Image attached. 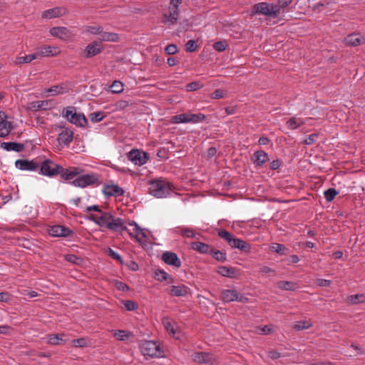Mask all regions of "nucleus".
Instances as JSON below:
<instances>
[{
    "label": "nucleus",
    "instance_id": "nucleus-1",
    "mask_svg": "<svg viewBox=\"0 0 365 365\" xmlns=\"http://www.w3.org/2000/svg\"><path fill=\"white\" fill-rule=\"evenodd\" d=\"M88 219L96 222L100 227H105L113 232H121L127 229L122 219L115 217L110 212H102V215L99 217L91 214Z\"/></svg>",
    "mask_w": 365,
    "mask_h": 365
},
{
    "label": "nucleus",
    "instance_id": "nucleus-2",
    "mask_svg": "<svg viewBox=\"0 0 365 365\" xmlns=\"http://www.w3.org/2000/svg\"><path fill=\"white\" fill-rule=\"evenodd\" d=\"M148 190L150 194L156 197H165L170 195L171 187L168 182L156 179L150 181Z\"/></svg>",
    "mask_w": 365,
    "mask_h": 365
},
{
    "label": "nucleus",
    "instance_id": "nucleus-3",
    "mask_svg": "<svg viewBox=\"0 0 365 365\" xmlns=\"http://www.w3.org/2000/svg\"><path fill=\"white\" fill-rule=\"evenodd\" d=\"M62 115L71 123L84 128L88 125V120L83 113L76 112V108L69 106L63 109Z\"/></svg>",
    "mask_w": 365,
    "mask_h": 365
},
{
    "label": "nucleus",
    "instance_id": "nucleus-4",
    "mask_svg": "<svg viewBox=\"0 0 365 365\" xmlns=\"http://www.w3.org/2000/svg\"><path fill=\"white\" fill-rule=\"evenodd\" d=\"M39 168L41 175L48 177L56 176L58 174L61 175V173L63 171V167L49 159L40 163Z\"/></svg>",
    "mask_w": 365,
    "mask_h": 365
},
{
    "label": "nucleus",
    "instance_id": "nucleus-5",
    "mask_svg": "<svg viewBox=\"0 0 365 365\" xmlns=\"http://www.w3.org/2000/svg\"><path fill=\"white\" fill-rule=\"evenodd\" d=\"M140 349L143 355L150 357H158L162 353L160 346L153 341L143 342L140 345Z\"/></svg>",
    "mask_w": 365,
    "mask_h": 365
},
{
    "label": "nucleus",
    "instance_id": "nucleus-6",
    "mask_svg": "<svg viewBox=\"0 0 365 365\" xmlns=\"http://www.w3.org/2000/svg\"><path fill=\"white\" fill-rule=\"evenodd\" d=\"M98 180V176L95 174H86L78 176L71 182V184L76 187L83 188L96 183Z\"/></svg>",
    "mask_w": 365,
    "mask_h": 365
},
{
    "label": "nucleus",
    "instance_id": "nucleus-7",
    "mask_svg": "<svg viewBox=\"0 0 365 365\" xmlns=\"http://www.w3.org/2000/svg\"><path fill=\"white\" fill-rule=\"evenodd\" d=\"M253 13L270 16L274 18L277 17V11L273 9V4H269L267 2H261L253 6Z\"/></svg>",
    "mask_w": 365,
    "mask_h": 365
},
{
    "label": "nucleus",
    "instance_id": "nucleus-8",
    "mask_svg": "<svg viewBox=\"0 0 365 365\" xmlns=\"http://www.w3.org/2000/svg\"><path fill=\"white\" fill-rule=\"evenodd\" d=\"M128 158L135 165H143L148 160V155L145 152L133 149L128 153Z\"/></svg>",
    "mask_w": 365,
    "mask_h": 365
},
{
    "label": "nucleus",
    "instance_id": "nucleus-9",
    "mask_svg": "<svg viewBox=\"0 0 365 365\" xmlns=\"http://www.w3.org/2000/svg\"><path fill=\"white\" fill-rule=\"evenodd\" d=\"M15 165L22 170L36 171L39 168L40 163L36 160L19 159L15 162Z\"/></svg>",
    "mask_w": 365,
    "mask_h": 365
},
{
    "label": "nucleus",
    "instance_id": "nucleus-10",
    "mask_svg": "<svg viewBox=\"0 0 365 365\" xmlns=\"http://www.w3.org/2000/svg\"><path fill=\"white\" fill-rule=\"evenodd\" d=\"M192 360L199 364H214L216 362L215 357L210 352H195L192 355Z\"/></svg>",
    "mask_w": 365,
    "mask_h": 365
},
{
    "label": "nucleus",
    "instance_id": "nucleus-11",
    "mask_svg": "<svg viewBox=\"0 0 365 365\" xmlns=\"http://www.w3.org/2000/svg\"><path fill=\"white\" fill-rule=\"evenodd\" d=\"M49 32L51 36L64 41L71 38L73 36L68 29L63 26L53 27L50 29Z\"/></svg>",
    "mask_w": 365,
    "mask_h": 365
},
{
    "label": "nucleus",
    "instance_id": "nucleus-12",
    "mask_svg": "<svg viewBox=\"0 0 365 365\" xmlns=\"http://www.w3.org/2000/svg\"><path fill=\"white\" fill-rule=\"evenodd\" d=\"M12 129V123L7 120L5 112L0 111V138L7 136Z\"/></svg>",
    "mask_w": 365,
    "mask_h": 365
},
{
    "label": "nucleus",
    "instance_id": "nucleus-13",
    "mask_svg": "<svg viewBox=\"0 0 365 365\" xmlns=\"http://www.w3.org/2000/svg\"><path fill=\"white\" fill-rule=\"evenodd\" d=\"M68 14V10L66 7H55L43 11L42 17L46 19H52L63 16Z\"/></svg>",
    "mask_w": 365,
    "mask_h": 365
},
{
    "label": "nucleus",
    "instance_id": "nucleus-14",
    "mask_svg": "<svg viewBox=\"0 0 365 365\" xmlns=\"http://www.w3.org/2000/svg\"><path fill=\"white\" fill-rule=\"evenodd\" d=\"M103 50V46L101 43L98 41H95L92 43H89L85 51V57L86 58H91L98 53H100Z\"/></svg>",
    "mask_w": 365,
    "mask_h": 365
},
{
    "label": "nucleus",
    "instance_id": "nucleus-15",
    "mask_svg": "<svg viewBox=\"0 0 365 365\" xmlns=\"http://www.w3.org/2000/svg\"><path fill=\"white\" fill-rule=\"evenodd\" d=\"M48 233L53 237H68L72 231L68 227L61 225H53L48 229Z\"/></svg>",
    "mask_w": 365,
    "mask_h": 365
},
{
    "label": "nucleus",
    "instance_id": "nucleus-16",
    "mask_svg": "<svg viewBox=\"0 0 365 365\" xmlns=\"http://www.w3.org/2000/svg\"><path fill=\"white\" fill-rule=\"evenodd\" d=\"M344 43L347 46H357L365 43V38L361 36L359 34L353 33L348 35L344 38Z\"/></svg>",
    "mask_w": 365,
    "mask_h": 365
},
{
    "label": "nucleus",
    "instance_id": "nucleus-17",
    "mask_svg": "<svg viewBox=\"0 0 365 365\" xmlns=\"http://www.w3.org/2000/svg\"><path fill=\"white\" fill-rule=\"evenodd\" d=\"M53 107L52 100L37 101L29 103V108L32 110H47Z\"/></svg>",
    "mask_w": 365,
    "mask_h": 365
},
{
    "label": "nucleus",
    "instance_id": "nucleus-18",
    "mask_svg": "<svg viewBox=\"0 0 365 365\" xmlns=\"http://www.w3.org/2000/svg\"><path fill=\"white\" fill-rule=\"evenodd\" d=\"M162 258L163 260L169 265H172L175 267H180L181 266V262L180 259L174 252H165L163 253Z\"/></svg>",
    "mask_w": 365,
    "mask_h": 365
},
{
    "label": "nucleus",
    "instance_id": "nucleus-19",
    "mask_svg": "<svg viewBox=\"0 0 365 365\" xmlns=\"http://www.w3.org/2000/svg\"><path fill=\"white\" fill-rule=\"evenodd\" d=\"M83 173V170L78 167H72L68 169L63 168V171L61 173V178L65 180H70Z\"/></svg>",
    "mask_w": 365,
    "mask_h": 365
},
{
    "label": "nucleus",
    "instance_id": "nucleus-20",
    "mask_svg": "<svg viewBox=\"0 0 365 365\" xmlns=\"http://www.w3.org/2000/svg\"><path fill=\"white\" fill-rule=\"evenodd\" d=\"M103 193L107 196H121L123 195V190L115 185H106L103 189Z\"/></svg>",
    "mask_w": 365,
    "mask_h": 365
},
{
    "label": "nucleus",
    "instance_id": "nucleus-21",
    "mask_svg": "<svg viewBox=\"0 0 365 365\" xmlns=\"http://www.w3.org/2000/svg\"><path fill=\"white\" fill-rule=\"evenodd\" d=\"M238 294L239 293L235 290L225 289L221 293V299L224 302L227 303L237 301Z\"/></svg>",
    "mask_w": 365,
    "mask_h": 365
},
{
    "label": "nucleus",
    "instance_id": "nucleus-22",
    "mask_svg": "<svg viewBox=\"0 0 365 365\" xmlns=\"http://www.w3.org/2000/svg\"><path fill=\"white\" fill-rule=\"evenodd\" d=\"M254 163L257 166H262L268 160V155L264 150H257L254 153Z\"/></svg>",
    "mask_w": 365,
    "mask_h": 365
},
{
    "label": "nucleus",
    "instance_id": "nucleus-23",
    "mask_svg": "<svg viewBox=\"0 0 365 365\" xmlns=\"http://www.w3.org/2000/svg\"><path fill=\"white\" fill-rule=\"evenodd\" d=\"M169 294L172 296L182 297L187 294V287L185 285L171 286L169 289Z\"/></svg>",
    "mask_w": 365,
    "mask_h": 365
},
{
    "label": "nucleus",
    "instance_id": "nucleus-24",
    "mask_svg": "<svg viewBox=\"0 0 365 365\" xmlns=\"http://www.w3.org/2000/svg\"><path fill=\"white\" fill-rule=\"evenodd\" d=\"M1 147L7 151L14 150L16 152H21L24 148V145L16 142L2 143Z\"/></svg>",
    "mask_w": 365,
    "mask_h": 365
},
{
    "label": "nucleus",
    "instance_id": "nucleus-25",
    "mask_svg": "<svg viewBox=\"0 0 365 365\" xmlns=\"http://www.w3.org/2000/svg\"><path fill=\"white\" fill-rule=\"evenodd\" d=\"M237 269L235 267H229L226 266H220L218 267L217 272L222 276L233 278L237 274Z\"/></svg>",
    "mask_w": 365,
    "mask_h": 365
},
{
    "label": "nucleus",
    "instance_id": "nucleus-26",
    "mask_svg": "<svg viewBox=\"0 0 365 365\" xmlns=\"http://www.w3.org/2000/svg\"><path fill=\"white\" fill-rule=\"evenodd\" d=\"M119 39L118 35L115 33L113 32H103L101 34L98 41L101 43L102 41H110V42H116Z\"/></svg>",
    "mask_w": 365,
    "mask_h": 365
},
{
    "label": "nucleus",
    "instance_id": "nucleus-27",
    "mask_svg": "<svg viewBox=\"0 0 365 365\" xmlns=\"http://www.w3.org/2000/svg\"><path fill=\"white\" fill-rule=\"evenodd\" d=\"M192 247L200 253L210 254L212 250L207 244L201 242H194L192 243Z\"/></svg>",
    "mask_w": 365,
    "mask_h": 365
},
{
    "label": "nucleus",
    "instance_id": "nucleus-28",
    "mask_svg": "<svg viewBox=\"0 0 365 365\" xmlns=\"http://www.w3.org/2000/svg\"><path fill=\"white\" fill-rule=\"evenodd\" d=\"M38 56V53H34L31 55H27L25 56H20L16 58L14 61L15 65H20L24 63H29L31 62L33 60H35Z\"/></svg>",
    "mask_w": 365,
    "mask_h": 365
},
{
    "label": "nucleus",
    "instance_id": "nucleus-29",
    "mask_svg": "<svg viewBox=\"0 0 365 365\" xmlns=\"http://www.w3.org/2000/svg\"><path fill=\"white\" fill-rule=\"evenodd\" d=\"M73 133L71 130H64L58 135V140L68 145L73 140Z\"/></svg>",
    "mask_w": 365,
    "mask_h": 365
},
{
    "label": "nucleus",
    "instance_id": "nucleus-30",
    "mask_svg": "<svg viewBox=\"0 0 365 365\" xmlns=\"http://www.w3.org/2000/svg\"><path fill=\"white\" fill-rule=\"evenodd\" d=\"M162 322L167 331L172 336L175 337L177 329H175V325L169 320V319L168 317H163Z\"/></svg>",
    "mask_w": 365,
    "mask_h": 365
},
{
    "label": "nucleus",
    "instance_id": "nucleus-31",
    "mask_svg": "<svg viewBox=\"0 0 365 365\" xmlns=\"http://www.w3.org/2000/svg\"><path fill=\"white\" fill-rule=\"evenodd\" d=\"M277 287L283 290H289L292 291L294 290L297 287V285L293 282H289V281H279L277 283Z\"/></svg>",
    "mask_w": 365,
    "mask_h": 365
},
{
    "label": "nucleus",
    "instance_id": "nucleus-32",
    "mask_svg": "<svg viewBox=\"0 0 365 365\" xmlns=\"http://www.w3.org/2000/svg\"><path fill=\"white\" fill-rule=\"evenodd\" d=\"M293 0H278L277 4H273V9L277 11V16L281 12L282 9L287 8Z\"/></svg>",
    "mask_w": 365,
    "mask_h": 365
},
{
    "label": "nucleus",
    "instance_id": "nucleus-33",
    "mask_svg": "<svg viewBox=\"0 0 365 365\" xmlns=\"http://www.w3.org/2000/svg\"><path fill=\"white\" fill-rule=\"evenodd\" d=\"M56 50L57 48H54L55 52H53L51 46H46L41 48L36 53H38V56H55L57 54Z\"/></svg>",
    "mask_w": 365,
    "mask_h": 365
},
{
    "label": "nucleus",
    "instance_id": "nucleus-34",
    "mask_svg": "<svg viewBox=\"0 0 365 365\" xmlns=\"http://www.w3.org/2000/svg\"><path fill=\"white\" fill-rule=\"evenodd\" d=\"M365 297L363 294H355L347 297L346 302L351 304H356L364 302Z\"/></svg>",
    "mask_w": 365,
    "mask_h": 365
},
{
    "label": "nucleus",
    "instance_id": "nucleus-35",
    "mask_svg": "<svg viewBox=\"0 0 365 365\" xmlns=\"http://www.w3.org/2000/svg\"><path fill=\"white\" fill-rule=\"evenodd\" d=\"M287 124L289 128L296 129L304 124V121L301 118L293 117L287 121Z\"/></svg>",
    "mask_w": 365,
    "mask_h": 365
},
{
    "label": "nucleus",
    "instance_id": "nucleus-36",
    "mask_svg": "<svg viewBox=\"0 0 365 365\" xmlns=\"http://www.w3.org/2000/svg\"><path fill=\"white\" fill-rule=\"evenodd\" d=\"M188 113H182L172 117L173 123H189Z\"/></svg>",
    "mask_w": 365,
    "mask_h": 365
},
{
    "label": "nucleus",
    "instance_id": "nucleus-37",
    "mask_svg": "<svg viewBox=\"0 0 365 365\" xmlns=\"http://www.w3.org/2000/svg\"><path fill=\"white\" fill-rule=\"evenodd\" d=\"M210 254L217 261L225 262L226 260V254L220 250L212 248Z\"/></svg>",
    "mask_w": 365,
    "mask_h": 365
},
{
    "label": "nucleus",
    "instance_id": "nucleus-38",
    "mask_svg": "<svg viewBox=\"0 0 365 365\" xmlns=\"http://www.w3.org/2000/svg\"><path fill=\"white\" fill-rule=\"evenodd\" d=\"M270 250L271 251L278 253L279 255H285L287 248L282 244L274 243L270 247Z\"/></svg>",
    "mask_w": 365,
    "mask_h": 365
},
{
    "label": "nucleus",
    "instance_id": "nucleus-39",
    "mask_svg": "<svg viewBox=\"0 0 365 365\" xmlns=\"http://www.w3.org/2000/svg\"><path fill=\"white\" fill-rule=\"evenodd\" d=\"M63 334H51L48 336V343L53 345L61 344L63 341L62 336Z\"/></svg>",
    "mask_w": 365,
    "mask_h": 365
},
{
    "label": "nucleus",
    "instance_id": "nucleus-40",
    "mask_svg": "<svg viewBox=\"0 0 365 365\" xmlns=\"http://www.w3.org/2000/svg\"><path fill=\"white\" fill-rule=\"evenodd\" d=\"M110 89L113 93H120L123 91V85L119 81H114L110 86Z\"/></svg>",
    "mask_w": 365,
    "mask_h": 365
},
{
    "label": "nucleus",
    "instance_id": "nucleus-41",
    "mask_svg": "<svg viewBox=\"0 0 365 365\" xmlns=\"http://www.w3.org/2000/svg\"><path fill=\"white\" fill-rule=\"evenodd\" d=\"M105 117L103 112H94L89 115L90 120L93 123L101 121Z\"/></svg>",
    "mask_w": 365,
    "mask_h": 365
},
{
    "label": "nucleus",
    "instance_id": "nucleus-42",
    "mask_svg": "<svg viewBox=\"0 0 365 365\" xmlns=\"http://www.w3.org/2000/svg\"><path fill=\"white\" fill-rule=\"evenodd\" d=\"M337 194L338 192L334 188H329L324 192V197L327 201L331 202L334 199Z\"/></svg>",
    "mask_w": 365,
    "mask_h": 365
},
{
    "label": "nucleus",
    "instance_id": "nucleus-43",
    "mask_svg": "<svg viewBox=\"0 0 365 365\" xmlns=\"http://www.w3.org/2000/svg\"><path fill=\"white\" fill-rule=\"evenodd\" d=\"M65 259L66 261L76 264H81L83 262V259L75 255H66Z\"/></svg>",
    "mask_w": 365,
    "mask_h": 365
},
{
    "label": "nucleus",
    "instance_id": "nucleus-44",
    "mask_svg": "<svg viewBox=\"0 0 365 365\" xmlns=\"http://www.w3.org/2000/svg\"><path fill=\"white\" fill-rule=\"evenodd\" d=\"M154 274L155 278L160 282H163L168 279V275L164 270L157 269L155 271Z\"/></svg>",
    "mask_w": 365,
    "mask_h": 365
},
{
    "label": "nucleus",
    "instance_id": "nucleus-45",
    "mask_svg": "<svg viewBox=\"0 0 365 365\" xmlns=\"http://www.w3.org/2000/svg\"><path fill=\"white\" fill-rule=\"evenodd\" d=\"M311 327V324L307 321L297 322L294 326L293 329L297 331L304 330Z\"/></svg>",
    "mask_w": 365,
    "mask_h": 365
},
{
    "label": "nucleus",
    "instance_id": "nucleus-46",
    "mask_svg": "<svg viewBox=\"0 0 365 365\" xmlns=\"http://www.w3.org/2000/svg\"><path fill=\"white\" fill-rule=\"evenodd\" d=\"M108 255L113 259L117 260L120 264H123L122 257L111 248H108L106 251Z\"/></svg>",
    "mask_w": 365,
    "mask_h": 365
},
{
    "label": "nucleus",
    "instance_id": "nucleus-47",
    "mask_svg": "<svg viewBox=\"0 0 365 365\" xmlns=\"http://www.w3.org/2000/svg\"><path fill=\"white\" fill-rule=\"evenodd\" d=\"M228 44L226 41H220L213 44V48L215 50L222 52L224 51L227 47Z\"/></svg>",
    "mask_w": 365,
    "mask_h": 365
},
{
    "label": "nucleus",
    "instance_id": "nucleus-48",
    "mask_svg": "<svg viewBox=\"0 0 365 365\" xmlns=\"http://www.w3.org/2000/svg\"><path fill=\"white\" fill-rule=\"evenodd\" d=\"M188 119H189V123L190 122H192V123H197L199 121H201L202 120H204L205 118V115L202 114V113H199V114H190V113H188Z\"/></svg>",
    "mask_w": 365,
    "mask_h": 365
},
{
    "label": "nucleus",
    "instance_id": "nucleus-49",
    "mask_svg": "<svg viewBox=\"0 0 365 365\" xmlns=\"http://www.w3.org/2000/svg\"><path fill=\"white\" fill-rule=\"evenodd\" d=\"M86 30L91 34H98L100 36L102 33L103 27L100 26H87Z\"/></svg>",
    "mask_w": 365,
    "mask_h": 365
},
{
    "label": "nucleus",
    "instance_id": "nucleus-50",
    "mask_svg": "<svg viewBox=\"0 0 365 365\" xmlns=\"http://www.w3.org/2000/svg\"><path fill=\"white\" fill-rule=\"evenodd\" d=\"M237 248L245 252H249L250 245L245 241L240 239V242L237 245Z\"/></svg>",
    "mask_w": 365,
    "mask_h": 365
},
{
    "label": "nucleus",
    "instance_id": "nucleus-51",
    "mask_svg": "<svg viewBox=\"0 0 365 365\" xmlns=\"http://www.w3.org/2000/svg\"><path fill=\"white\" fill-rule=\"evenodd\" d=\"M115 337L118 340L124 341L128 339L129 334L123 330H118L115 333Z\"/></svg>",
    "mask_w": 365,
    "mask_h": 365
},
{
    "label": "nucleus",
    "instance_id": "nucleus-52",
    "mask_svg": "<svg viewBox=\"0 0 365 365\" xmlns=\"http://www.w3.org/2000/svg\"><path fill=\"white\" fill-rule=\"evenodd\" d=\"M123 304L128 311L135 310L138 307V304L131 300L123 301Z\"/></svg>",
    "mask_w": 365,
    "mask_h": 365
},
{
    "label": "nucleus",
    "instance_id": "nucleus-53",
    "mask_svg": "<svg viewBox=\"0 0 365 365\" xmlns=\"http://www.w3.org/2000/svg\"><path fill=\"white\" fill-rule=\"evenodd\" d=\"M197 44L194 40H189L185 44V50L187 52H193L197 49Z\"/></svg>",
    "mask_w": 365,
    "mask_h": 365
},
{
    "label": "nucleus",
    "instance_id": "nucleus-54",
    "mask_svg": "<svg viewBox=\"0 0 365 365\" xmlns=\"http://www.w3.org/2000/svg\"><path fill=\"white\" fill-rule=\"evenodd\" d=\"M180 233L183 237L193 238L195 236L194 231L189 228H182Z\"/></svg>",
    "mask_w": 365,
    "mask_h": 365
},
{
    "label": "nucleus",
    "instance_id": "nucleus-55",
    "mask_svg": "<svg viewBox=\"0 0 365 365\" xmlns=\"http://www.w3.org/2000/svg\"><path fill=\"white\" fill-rule=\"evenodd\" d=\"M165 51L168 55H173L178 51V48L175 44H170L166 46Z\"/></svg>",
    "mask_w": 365,
    "mask_h": 365
},
{
    "label": "nucleus",
    "instance_id": "nucleus-56",
    "mask_svg": "<svg viewBox=\"0 0 365 365\" xmlns=\"http://www.w3.org/2000/svg\"><path fill=\"white\" fill-rule=\"evenodd\" d=\"M169 15L171 16V18L174 20H178L179 16V10L178 7L170 6L169 7Z\"/></svg>",
    "mask_w": 365,
    "mask_h": 365
},
{
    "label": "nucleus",
    "instance_id": "nucleus-57",
    "mask_svg": "<svg viewBox=\"0 0 365 365\" xmlns=\"http://www.w3.org/2000/svg\"><path fill=\"white\" fill-rule=\"evenodd\" d=\"M218 235L220 237L225 240L227 242L231 239V237L233 236L231 233L225 230H220L218 232Z\"/></svg>",
    "mask_w": 365,
    "mask_h": 365
},
{
    "label": "nucleus",
    "instance_id": "nucleus-58",
    "mask_svg": "<svg viewBox=\"0 0 365 365\" xmlns=\"http://www.w3.org/2000/svg\"><path fill=\"white\" fill-rule=\"evenodd\" d=\"M72 344L75 347H84L86 346V340L84 338L73 339Z\"/></svg>",
    "mask_w": 365,
    "mask_h": 365
},
{
    "label": "nucleus",
    "instance_id": "nucleus-59",
    "mask_svg": "<svg viewBox=\"0 0 365 365\" xmlns=\"http://www.w3.org/2000/svg\"><path fill=\"white\" fill-rule=\"evenodd\" d=\"M225 95V91L221 89H217L211 94V98L213 99H220L223 98Z\"/></svg>",
    "mask_w": 365,
    "mask_h": 365
},
{
    "label": "nucleus",
    "instance_id": "nucleus-60",
    "mask_svg": "<svg viewBox=\"0 0 365 365\" xmlns=\"http://www.w3.org/2000/svg\"><path fill=\"white\" fill-rule=\"evenodd\" d=\"M63 87L60 86H53L47 90V92L54 93L53 95L63 93Z\"/></svg>",
    "mask_w": 365,
    "mask_h": 365
},
{
    "label": "nucleus",
    "instance_id": "nucleus-61",
    "mask_svg": "<svg viewBox=\"0 0 365 365\" xmlns=\"http://www.w3.org/2000/svg\"><path fill=\"white\" fill-rule=\"evenodd\" d=\"M115 285L117 287V289L120 291L125 292V291H128L129 289V287L127 284H125V283L120 282V281H115Z\"/></svg>",
    "mask_w": 365,
    "mask_h": 365
},
{
    "label": "nucleus",
    "instance_id": "nucleus-62",
    "mask_svg": "<svg viewBox=\"0 0 365 365\" xmlns=\"http://www.w3.org/2000/svg\"><path fill=\"white\" fill-rule=\"evenodd\" d=\"M258 334H269L272 331V329L269 326H264L263 327H258Z\"/></svg>",
    "mask_w": 365,
    "mask_h": 365
},
{
    "label": "nucleus",
    "instance_id": "nucleus-63",
    "mask_svg": "<svg viewBox=\"0 0 365 365\" xmlns=\"http://www.w3.org/2000/svg\"><path fill=\"white\" fill-rule=\"evenodd\" d=\"M177 21V20H174L171 18V16H170L169 14H165L163 15V22L165 24H175Z\"/></svg>",
    "mask_w": 365,
    "mask_h": 365
},
{
    "label": "nucleus",
    "instance_id": "nucleus-64",
    "mask_svg": "<svg viewBox=\"0 0 365 365\" xmlns=\"http://www.w3.org/2000/svg\"><path fill=\"white\" fill-rule=\"evenodd\" d=\"M200 86L199 82L195 81L192 82L187 85V88L188 91H194L200 88Z\"/></svg>",
    "mask_w": 365,
    "mask_h": 365
}]
</instances>
